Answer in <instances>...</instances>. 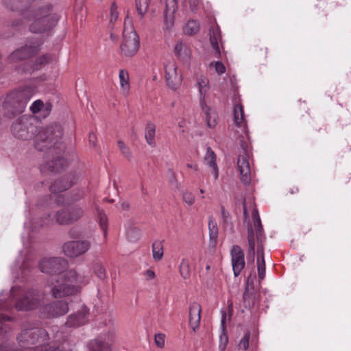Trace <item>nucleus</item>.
Segmentation results:
<instances>
[{
    "label": "nucleus",
    "instance_id": "nucleus-1",
    "mask_svg": "<svg viewBox=\"0 0 351 351\" xmlns=\"http://www.w3.org/2000/svg\"><path fill=\"white\" fill-rule=\"evenodd\" d=\"M88 282V278L70 269L60 275H51L47 280L51 295L54 298H61L75 295L80 292L82 286Z\"/></svg>",
    "mask_w": 351,
    "mask_h": 351
},
{
    "label": "nucleus",
    "instance_id": "nucleus-2",
    "mask_svg": "<svg viewBox=\"0 0 351 351\" xmlns=\"http://www.w3.org/2000/svg\"><path fill=\"white\" fill-rule=\"evenodd\" d=\"M29 16L26 19L16 20L12 22V26L14 28H20L25 23H32L29 25V29L34 34H42L50 31L57 24L59 16L51 11V6L47 5L36 11H30Z\"/></svg>",
    "mask_w": 351,
    "mask_h": 351
},
{
    "label": "nucleus",
    "instance_id": "nucleus-3",
    "mask_svg": "<svg viewBox=\"0 0 351 351\" xmlns=\"http://www.w3.org/2000/svg\"><path fill=\"white\" fill-rule=\"evenodd\" d=\"M33 95V90L28 87L8 93L3 101L4 114L8 118L21 114Z\"/></svg>",
    "mask_w": 351,
    "mask_h": 351
},
{
    "label": "nucleus",
    "instance_id": "nucleus-4",
    "mask_svg": "<svg viewBox=\"0 0 351 351\" xmlns=\"http://www.w3.org/2000/svg\"><path fill=\"white\" fill-rule=\"evenodd\" d=\"M252 217L254 221V226L256 228V239L257 243L256 250L255 254H257V269L260 280L265 277V262L264 256V243L265 241V236L263 232V228L261 220L259 216L258 209L254 207L252 210Z\"/></svg>",
    "mask_w": 351,
    "mask_h": 351
},
{
    "label": "nucleus",
    "instance_id": "nucleus-5",
    "mask_svg": "<svg viewBox=\"0 0 351 351\" xmlns=\"http://www.w3.org/2000/svg\"><path fill=\"white\" fill-rule=\"evenodd\" d=\"M35 119L28 115H23L16 119L12 126L11 132L19 139L27 141L36 135L38 132L34 125Z\"/></svg>",
    "mask_w": 351,
    "mask_h": 351
},
{
    "label": "nucleus",
    "instance_id": "nucleus-6",
    "mask_svg": "<svg viewBox=\"0 0 351 351\" xmlns=\"http://www.w3.org/2000/svg\"><path fill=\"white\" fill-rule=\"evenodd\" d=\"M62 130L60 125L49 126L40 131L36 137V147L40 151L50 149L53 146L60 145L62 137Z\"/></svg>",
    "mask_w": 351,
    "mask_h": 351
},
{
    "label": "nucleus",
    "instance_id": "nucleus-7",
    "mask_svg": "<svg viewBox=\"0 0 351 351\" xmlns=\"http://www.w3.org/2000/svg\"><path fill=\"white\" fill-rule=\"evenodd\" d=\"M127 23H132V19L128 16H126L125 20V27L123 32V39L120 48L122 56L132 57L138 51L139 38L132 27L127 28L125 27Z\"/></svg>",
    "mask_w": 351,
    "mask_h": 351
},
{
    "label": "nucleus",
    "instance_id": "nucleus-8",
    "mask_svg": "<svg viewBox=\"0 0 351 351\" xmlns=\"http://www.w3.org/2000/svg\"><path fill=\"white\" fill-rule=\"evenodd\" d=\"M49 339V335L45 329L32 328L25 329L17 337L19 347L28 348L36 343H45Z\"/></svg>",
    "mask_w": 351,
    "mask_h": 351
},
{
    "label": "nucleus",
    "instance_id": "nucleus-9",
    "mask_svg": "<svg viewBox=\"0 0 351 351\" xmlns=\"http://www.w3.org/2000/svg\"><path fill=\"white\" fill-rule=\"evenodd\" d=\"M41 45V42L38 39H28L23 46L10 54L7 58V62L9 64L17 62L34 56L40 51Z\"/></svg>",
    "mask_w": 351,
    "mask_h": 351
},
{
    "label": "nucleus",
    "instance_id": "nucleus-10",
    "mask_svg": "<svg viewBox=\"0 0 351 351\" xmlns=\"http://www.w3.org/2000/svg\"><path fill=\"white\" fill-rule=\"evenodd\" d=\"M84 215V208L77 204L62 208L56 212L55 217L60 225H70L80 220Z\"/></svg>",
    "mask_w": 351,
    "mask_h": 351
},
{
    "label": "nucleus",
    "instance_id": "nucleus-11",
    "mask_svg": "<svg viewBox=\"0 0 351 351\" xmlns=\"http://www.w3.org/2000/svg\"><path fill=\"white\" fill-rule=\"evenodd\" d=\"M67 266V261L60 257L45 258L38 264L42 272L53 275L62 274Z\"/></svg>",
    "mask_w": 351,
    "mask_h": 351
},
{
    "label": "nucleus",
    "instance_id": "nucleus-12",
    "mask_svg": "<svg viewBox=\"0 0 351 351\" xmlns=\"http://www.w3.org/2000/svg\"><path fill=\"white\" fill-rule=\"evenodd\" d=\"M243 153L240 154L237 158V167L240 173L241 182L247 185L252 180L251 168L250 164V154L247 150V145L245 142L241 143Z\"/></svg>",
    "mask_w": 351,
    "mask_h": 351
},
{
    "label": "nucleus",
    "instance_id": "nucleus-13",
    "mask_svg": "<svg viewBox=\"0 0 351 351\" xmlns=\"http://www.w3.org/2000/svg\"><path fill=\"white\" fill-rule=\"evenodd\" d=\"M91 247L89 240H77L66 242L62 245L64 254L70 258H76L84 254Z\"/></svg>",
    "mask_w": 351,
    "mask_h": 351
},
{
    "label": "nucleus",
    "instance_id": "nucleus-14",
    "mask_svg": "<svg viewBox=\"0 0 351 351\" xmlns=\"http://www.w3.org/2000/svg\"><path fill=\"white\" fill-rule=\"evenodd\" d=\"M68 311V304L60 300L42 306L39 310V313L42 318H54L64 315Z\"/></svg>",
    "mask_w": 351,
    "mask_h": 351
},
{
    "label": "nucleus",
    "instance_id": "nucleus-15",
    "mask_svg": "<svg viewBox=\"0 0 351 351\" xmlns=\"http://www.w3.org/2000/svg\"><path fill=\"white\" fill-rule=\"evenodd\" d=\"M165 80L167 86L172 90H178L182 82V75L178 73L175 62L170 61L165 65Z\"/></svg>",
    "mask_w": 351,
    "mask_h": 351
},
{
    "label": "nucleus",
    "instance_id": "nucleus-16",
    "mask_svg": "<svg viewBox=\"0 0 351 351\" xmlns=\"http://www.w3.org/2000/svg\"><path fill=\"white\" fill-rule=\"evenodd\" d=\"M243 217L244 222L247 223V245L248 250L247 255V263L254 264L255 260V237H256V228L254 230L248 219V214L246 208L245 202H243Z\"/></svg>",
    "mask_w": 351,
    "mask_h": 351
},
{
    "label": "nucleus",
    "instance_id": "nucleus-17",
    "mask_svg": "<svg viewBox=\"0 0 351 351\" xmlns=\"http://www.w3.org/2000/svg\"><path fill=\"white\" fill-rule=\"evenodd\" d=\"M41 301V295L34 290L29 291L25 297L19 299L16 303V308L19 311L32 310L38 306Z\"/></svg>",
    "mask_w": 351,
    "mask_h": 351
},
{
    "label": "nucleus",
    "instance_id": "nucleus-18",
    "mask_svg": "<svg viewBox=\"0 0 351 351\" xmlns=\"http://www.w3.org/2000/svg\"><path fill=\"white\" fill-rule=\"evenodd\" d=\"M230 256L234 276H239L245 265L244 252L239 245H234L230 250Z\"/></svg>",
    "mask_w": 351,
    "mask_h": 351
},
{
    "label": "nucleus",
    "instance_id": "nucleus-19",
    "mask_svg": "<svg viewBox=\"0 0 351 351\" xmlns=\"http://www.w3.org/2000/svg\"><path fill=\"white\" fill-rule=\"evenodd\" d=\"M33 0H4L6 7L12 11L19 12L21 19H26L29 16L28 13L31 11L29 5Z\"/></svg>",
    "mask_w": 351,
    "mask_h": 351
},
{
    "label": "nucleus",
    "instance_id": "nucleus-20",
    "mask_svg": "<svg viewBox=\"0 0 351 351\" xmlns=\"http://www.w3.org/2000/svg\"><path fill=\"white\" fill-rule=\"evenodd\" d=\"M88 315V309L85 306L82 307L80 311L68 317L65 325L71 328L81 326L87 323Z\"/></svg>",
    "mask_w": 351,
    "mask_h": 351
},
{
    "label": "nucleus",
    "instance_id": "nucleus-21",
    "mask_svg": "<svg viewBox=\"0 0 351 351\" xmlns=\"http://www.w3.org/2000/svg\"><path fill=\"white\" fill-rule=\"evenodd\" d=\"M209 40L214 53L217 57L221 56L220 48L223 47L221 33L219 27L213 25L209 29Z\"/></svg>",
    "mask_w": 351,
    "mask_h": 351
},
{
    "label": "nucleus",
    "instance_id": "nucleus-22",
    "mask_svg": "<svg viewBox=\"0 0 351 351\" xmlns=\"http://www.w3.org/2000/svg\"><path fill=\"white\" fill-rule=\"evenodd\" d=\"M243 302L245 308L250 309L256 302V292L253 282L247 278L245 291L243 295Z\"/></svg>",
    "mask_w": 351,
    "mask_h": 351
},
{
    "label": "nucleus",
    "instance_id": "nucleus-23",
    "mask_svg": "<svg viewBox=\"0 0 351 351\" xmlns=\"http://www.w3.org/2000/svg\"><path fill=\"white\" fill-rule=\"evenodd\" d=\"M202 308L197 302H193L189 306V326L193 332L198 329L201 320Z\"/></svg>",
    "mask_w": 351,
    "mask_h": 351
},
{
    "label": "nucleus",
    "instance_id": "nucleus-24",
    "mask_svg": "<svg viewBox=\"0 0 351 351\" xmlns=\"http://www.w3.org/2000/svg\"><path fill=\"white\" fill-rule=\"evenodd\" d=\"M52 60V56L49 53L38 56L34 62H27L25 64L23 72L32 73L38 71L42 66L49 64Z\"/></svg>",
    "mask_w": 351,
    "mask_h": 351
},
{
    "label": "nucleus",
    "instance_id": "nucleus-25",
    "mask_svg": "<svg viewBox=\"0 0 351 351\" xmlns=\"http://www.w3.org/2000/svg\"><path fill=\"white\" fill-rule=\"evenodd\" d=\"M178 8V0H166L164 12L165 23L167 28L174 23V14Z\"/></svg>",
    "mask_w": 351,
    "mask_h": 351
},
{
    "label": "nucleus",
    "instance_id": "nucleus-26",
    "mask_svg": "<svg viewBox=\"0 0 351 351\" xmlns=\"http://www.w3.org/2000/svg\"><path fill=\"white\" fill-rule=\"evenodd\" d=\"M67 161L62 157H58L55 160H51L42 165L41 171L48 170L51 172H59L67 166Z\"/></svg>",
    "mask_w": 351,
    "mask_h": 351
},
{
    "label": "nucleus",
    "instance_id": "nucleus-27",
    "mask_svg": "<svg viewBox=\"0 0 351 351\" xmlns=\"http://www.w3.org/2000/svg\"><path fill=\"white\" fill-rule=\"evenodd\" d=\"M88 348L89 351H111V343L101 336L90 341Z\"/></svg>",
    "mask_w": 351,
    "mask_h": 351
},
{
    "label": "nucleus",
    "instance_id": "nucleus-28",
    "mask_svg": "<svg viewBox=\"0 0 351 351\" xmlns=\"http://www.w3.org/2000/svg\"><path fill=\"white\" fill-rule=\"evenodd\" d=\"M204 161L212 169L214 178L217 180L219 176V170L216 164V155L210 147H208L206 149Z\"/></svg>",
    "mask_w": 351,
    "mask_h": 351
},
{
    "label": "nucleus",
    "instance_id": "nucleus-29",
    "mask_svg": "<svg viewBox=\"0 0 351 351\" xmlns=\"http://www.w3.org/2000/svg\"><path fill=\"white\" fill-rule=\"evenodd\" d=\"M156 128V125L152 121L147 122L145 129V138L147 143L152 148L156 146L155 140Z\"/></svg>",
    "mask_w": 351,
    "mask_h": 351
},
{
    "label": "nucleus",
    "instance_id": "nucleus-30",
    "mask_svg": "<svg viewBox=\"0 0 351 351\" xmlns=\"http://www.w3.org/2000/svg\"><path fill=\"white\" fill-rule=\"evenodd\" d=\"M34 351H72V348L65 342L61 345L46 344L36 346Z\"/></svg>",
    "mask_w": 351,
    "mask_h": 351
},
{
    "label": "nucleus",
    "instance_id": "nucleus-31",
    "mask_svg": "<svg viewBox=\"0 0 351 351\" xmlns=\"http://www.w3.org/2000/svg\"><path fill=\"white\" fill-rule=\"evenodd\" d=\"M197 84L199 89L200 99L204 100L206 95L210 89L209 80L206 77L200 75L197 78Z\"/></svg>",
    "mask_w": 351,
    "mask_h": 351
},
{
    "label": "nucleus",
    "instance_id": "nucleus-32",
    "mask_svg": "<svg viewBox=\"0 0 351 351\" xmlns=\"http://www.w3.org/2000/svg\"><path fill=\"white\" fill-rule=\"evenodd\" d=\"M151 0H135V6L139 20L141 21L148 11Z\"/></svg>",
    "mask_w": 351,
    "mask_h": 351
},
{
    "label": "nucleus",
    "instance_id": "nucleus-33",
    "mask_svg": "<svg viewBox=\"0 0 351 351\" xmlns=\"http://www.w3.org/2000/svg\"><path fill=\"white\" fill-rule=\"evenodd\" d=\"M174 52L176 56L180 59H186L191 56V49L186 44L182 42L176 44Z\"/></svg>",
    "mask_w": 351,
    "mask_h": 351
},
{
    "label": "nucleus",
    "instance_id": "nucleus-34",
    "mask_svg": "<svg viewBox=\"0 0 351 351\" xmlns=\"http://www.w3.org/2000/svg\"><path fill=\"white\" fill-rule=\"evenodd\" d=\"M121 89L123 95H127L130 89L129 73L127 71L121 69L119 73Z\"/></svg>",
    "mask_w": 351,
    "mask_h": 351
},
{
    "label": "nucleus",
    "instance_id": "nucleus-35",
    "mask_svg": "<svg viewBox=\"0 0 351 351\" xmlns=\"http://www.w3.org/2000/svg\"><path fill=\"white\" fill-rule=\"evenodd\" d=\"M163 241L156 240L152 243V255L153 258L156 261H160L163 257Z\"/></svg>",
    "mask_w": 351,
    "mask_h": 351
},
{
    "label": "nucleus",
    "instance_id": "nucleus-36",
    "mask_svg": "<svg viewBox=\"0 0 351 351\" xmlns=\"http://www.w3.org/2000/svg\"><path fill=\"white\" fill-rule=\"evenodd\" d=\"M191 267L189 260L183 258L180 264V273L184 279H189L191 277Z\"/></svg>",
    "mask_w": 351,
    "mask_h": 351
},
{
    "label": "nucleus",
    "instance_id": "nucleus-37",
    "mask_svg": "<svg viewBox=\"0 0 351 351\" xmlns=\"http://www.w3.org/2000/svg\"><path fill=\"white\" fill-rule=\"evenodd\" d=\"M244 117L243 108L241 104H236L234 108V122L238 126H241Z\"/></svg>",
    "mask_w": 351,
    "mask_h": 351
},
{
    "label": "nucleus",
    "instance_id": "nucleus-38",
    "mask_svg": "<svg viewBox=\"0 0 351 351\" xmlns=\"http://www.w3.org/2000/svg\"><path fill=\"white\" fill-rule=\"evenodd\" d=\"M217 114L215 110L208 109L206 111V120L207 122V125L209 128H213L215 127V125L217 124Z\"/></svg>",
    "mask_w": 351,
    "mask_h": 351
},
{
    "label": "nucleus",
    "instance_id": "nucleus-39",
    "mask_svg": "<svg viewBox=\"0 0 351 351\" xmlns=\"http://www.w3.org/2000/svg\"><path fill=\"white\" fill-rule=\"evenodd\" d=\"M221 213L225 228H230L231 230H233L234 226L233 223L230 220V215L229 212L225 209L223 206H221Z\"/></svg>",
    "mask_w": 351,
    "mask_h": 351
},
{
    "label": "nucleus",
    "instance_id": "nucleus-40",
    "mask_svg": "<svg viewBox=\"0 0 351 351\" xmlns=\"http://www.w3.org/2000/svg\"><path fill=\"white\" fill-rule=\"evenodd\" d=\"M208 229L210 238L211 239H216L218 235V227L215 220L211 217L209 218L208 221Z\"/></svg>",
    "mask_w": 351,
    "mask_h": 351
},
{
    "label": "nucleus",
    "instance_id": "nucleus-41",
    "mask_svg": "<svg viewBox=\"0 0 351 351\" xmlns=\"http://www.w3.org/2000/svg\"><path fill=\"white\" fill-rule=\"evenodd\" d=\"M71 186V184L69 183H66L64 185H62V181L59 180L58 182H56L54 184H53L50 186V191L52 193H57L59 192H61L62 191L67 190Z\"/></svg>",
    "mask_w": 351,
    "mask_h": 351
},
{
    "label": "nucleus",
    "instance_id": "nucleus-42",
    "mask_svg": "<svg viewBox=\"0 0 351 351\" xmlns=\"http://www.w3.org/2000/svg\"><path fill=\"white\" fill-rule=\"evenodd\" d=\"M199 29V25L197 21L191 20L189 21L186 26L185 32L190 35L196 34Z\"/></svg>",
    "mask_w": 351,
    "mask_h": 351
},
{
    "label": "nucleus",
    "instance_id": "nucleus-43",
    "mask_svg": "<svg viewBox=\"0 0 351 351\" xmlns=\"http://www.w3.org/2000/svg\"><path fill=\"white\" fill-rule=\"evenodd\" d=\"M127 237L131 242H135L140 239L141 232L136 228H130L127 231Z\"/></svg>",
    "mask_w": 351,
    "mask_h": 351
},
{
    "label": "nucleus",
    "instance_id": "nucleus-44",
    "mask_svg": "<svg viewBox=\"0 0 351 351\" xmlns=\"http://www.w3.org/2000/svg\"><path fill=\"white\" fill-rule=\"evenodd\" d=\"M118 147L122 154L128 159L132 158V153L130 148L121 141H118Z\"/></svg>",
    "mask_w": 351,
    "mask_h": 351
},
{
    "label": "nucleus",
    "instance_id": "nucleus-45",
    "mask_svg": "<svg viewBox=\"0 0 351 351\" xmlns=\"http://www.w3.org/2000/svg\"><path fill=\"white\" fill-rule=\"evenodd\" d=\"M43 107L44 104L43 101H41L40 99H38L32 104V106H30V110L32 113L36 114L39 112H41Z\"/></svg>",
    "mask_w": 351,
    "mask_h": 351
},
{
    "label": "nucleus",
    "instance_id": "nucleus-46",
    "mask_svg": "<svg viewBox=\"0 0 351 351\" xmlns=\"http://www.w3.org/2000/svg\"><path fill=\"white\" fill-rule=\"evenodd\" d=\"M182 198L185 203L191 206L195 202V196L190 191H184L182 193Z\"/></svg>",
    "mask_w": 351,
    "mask_h": 351
},
{
    "label": "nucleus",
    "instance_id": "nucleus-47",
    "mask_svg": "<svg viewBox=\"0 0 351 351\" xmlns=\"http://www.w3.org/2000/svg\"><path fill=\"white\" fill-rule=\"evenodd\" d=\"M95 273L97 276L100 279H104L106 276V269L103 267V265L100 264H97L95 267Z\"/></svg>",
    "mask_w": 351,
    "mask_h": 351
},
{
    "label": "nucleus",
    "instance_id": "nucleus-48",
    "mask_svg": "<svg viewBox=\"0 0 351 351\" xmlns=\"http://www.w3.org/2000/svg\"><path fill=\"white\" fill-rule=\"evenodd\" d=\"M250 337V332H246L243 337L241 339L239 342V347L243 348L244 350H246L249 347V341Z\"/></svg>",
    "mask_w": 351,
    "mask_h": 351
},
{
    "label": "nucleus",
    "instance_id": "nucleus-49",
    "mask_svg": "<svg viewBox=\"0 0 351 351\" xmlns=\"http://www.w3.org/2000/svg\"><path fill=\"white\" fill-rule=\"evenodd\" d=\"M155 343L156 345L159 348H163L165 343V335L162 333L155 335Z\"/></svg>",
    "mask_w": 351,
    "mask_h": 351
},
{
    "label": "nucleus",
    "instance_id": "nucleus-50",
    "mask_svg": "<svg viewBox=\"0 0 351 351\" xmlns=\"http://www.w3.org/2000/svg\"><path fill=\"white\" fill-rule=\"evenodd\" d=\"M23 348L14 347L8 343L0 346V351H21Z\"/></svg>",
    "mask_w": 351,
    "mask_h": 351
},
{
    "label": "nucleus",
    "instance_id": "nucleus-51",
    "mask_svg": "<svg viewBox=\"0 0 351 351\" xmlns=\"http://www.w3.org/2000/svg\"><path fill=\"white\" fill-rule=\"evenodd\" d=\"M118 18V12L117 5L113 3L110 8V22L113 23L116 21Z\"/></svg>",
    "mask_w": 351,
    "mask_h": 351
},
{
    "label": "nucleus",
    "instance_id": "nucleus-52",
    "mask_svg": "<svg viewBox=\"0 0 351 351\" xmlns=\"http://www.w3.org/2000/svg\"><path fill=\"white\" fill-rule=\"evenodd\" d=\"M215 69L219 75H221L226 72V67L224 64L220 61L215 62Z\"/></svg>",
    "mask_w": 351,
    "mask_h": 351
},
{
    "label": "nucleus",
    "instance_id": "nucleus-53",
    "mask_svg": "<svg viewBox=\"0 0 351 351\" xmlns=\"http://www.w3.org/2000/svg\"><path fill=\"white\" fill-rule=\"evenodd\" d=\"M99 223L101 229L104 231L106 230L107 228V217L105 214L104 213H99Z\"/></svg>",
    "mask_w": 351,
    "mask_h": 351
},
{
    "label": "nucleus",
    "instance_id": "nucleus-54",
    "mask_svg": "<svg viewBox=\"0 0 351 351\" xmlns=\"http://www.w3.org/2000/svg\"><path fill=\"white\" fill-rule=\"evenodd\" d=\"M189 7L191 11L195 12L198 10L200 3L199 0H189Z\"/></svg>",
    "mask_w": 351,
    "mask_h": 351
},
{
    "label": "nucleus",
    "instance_id": "nucleus-55",
    "mask_svg": "<svg viewBox=\"0 0 351 351\" xmlns=\"http://www.w3.org/2000/svg\"><path fill=\"white\" fill-rule=\"evenodd\" d=\"M52 109V105L50 103H46L44 104V107L43 108L41 112H43V115L44 117H47L49 114Z\"/></svg>",
    "mask_w": 351,
    "mask_h": 351
},
{
    "label": "nucleus",
    "instance_id": "nucleus-56",
    "mask_svg": "<svg viewBox=\"0 0 351 351\" xmlns=\"http://www.w3.org/2000/svg\"><path fill=\"white\" fill-rule=\"evenodd\" d=\"M96 141H97V136L94 132H91L89 134V142L91 143L93 146L96 145Z\"/></svg>",
    "mask_w": 351,
    "mask_h": 351
},
{
    "label": "nucleus",
    "instance_id": "nucleus-57",
    "mask_svg": "<svg viewBox=\"0 0 351 351\" xmlns=\"http://www.w3.org/2000/svg\"><path fill=\"white\" fill-rule=\"evenodd\" d=\"M145 275L148 279H153L155 277V273L154 271L148 269L145 271Z\"/></svg>",
    "mask_w": 351,
    "mask_h": 351
},
{
    "label": "nucleus",
    "instance_id": "nucleus-58",
    "mask_svg": "<svg viewBox=\"0 0 351 351\" xmlns=\"http://www.w3.org/2000/svg\"><path fill=\"white\" fill-rule=\"evenodd\" d=\"M226 319V313L225 311L222 312V317H221V325L224 326Z\"/></svg>",
    "mask_w": 351,
    "mask_h": 351
},
{
    "label": "nucleus",
    "instance_id": "nucleus-59",
    "mask_svg": "<svg viewBox=\"0 0 351 351\" xmlns=\"http://www.w3.org/2000/svg\"><path fill=\"white\" fill-rule=\"evenodd\" d=\"M121 206L123 210H128L130 208V205L128 202H122Z\"/></svg>",
    "mask_w": 351,
    "mask_h": 351
},
{
    "label": "nucleus",
    "instance_id": "nucleus-60",
    "mask_svg": "<svg viewBox=\"0 0 351 351\" xmlns=\"http://www.w3.org/2000/svg\"><path fill=\"white\" fill-rule=\"evenodd\" d=\"M186 167L188 168H191V169H193L195 171H197L198 170V167L197 165H193V164H187L186 165Z\"/></svg>",
    "mask_w": 351,
    "mask_h": 351
},
{
    "label": "nucleus",
    "instance_id": "nucleus-61",
    "mask_svg": "<svg viewBox=\"0 0 351 351\" xmlns=\"http://www.w3.org/2000/svg\"><path fill=\"white\" fill-rule=\"evenodd\" d=\"M171 175H172V179L171 180V182H172L173 180H176V178H175V174L173 171H171Z\"/></svg>",
    "mask_w": 351,
    "mask_h": 351
},
{
    "label": "nucleus",
    "instance_id": "nucleus-62",
    "mask_svg": "<svg viewBox=\"0 0 351 351\" xmlns=\"http://www.w3.org/2000/svg\"><path fill=\"white\" fill-rule=\"evenodd\" d=\"M206 270H209L210 269V265H207L206 267Z\"/></svg>",
    "mask_w": 351,
    "mask_h": 351
},
{
    "label": "nucleus",
    "instance_id": "nucleus-63",
    "mask_svg": "<svg viewBox=\"0 0 351 351\" xmlns=\"http://www.w3.org/2000/svg\"><path fill=\"white\" fill-rule=\"evenodd\" d=\"M199 191H200L201 193H204V191L203 189H200Z\"/></svg>",
    "mask_w": 351,
    "mask_h": 351
},
{
    "label": "nucleus",
    "instance_id": "nucleus-64",
    "mask_svg": "<svg viewBox=\"0 0 351 351\" xmlns=\"http://www.w3.org/2000/svg\"><path fill=\"white\" fill-rule=\"evenodd\" d=\"M290 193H294V190H291V191H290Z\"/></svg>",
    "mask_w": 351,
    "mask_h": 351
}]
</instances>
